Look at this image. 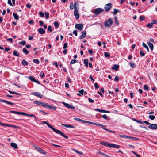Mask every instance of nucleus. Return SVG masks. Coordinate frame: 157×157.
<instances>
[{
  "instance_id": "obj_18",
  "label": "nucleus",
  "mask_w": 157,
  "mask_h": 157,
  "mask_svg": "<svg viewBox=\"0 0 157 157\" xmlns=\"http://www.w3.org/2000/svg\"><path fill=\"white\" fill-rule=\"evenodd\" d=\"M100 144L105 146H106L108 147H109L110 143H108L106 142H101L100 143Z\"/></svg>"
},
{
  "instance_id": "obj_10",
  "label": "nucleus",
  "mask_w": 157,
  "mask_h": 157,
  "mask_svg": "<svg viewBox=\"0 0 157 157\" xmlns=\"http://www.w3.org/2000/svg\"><path fill=\"white\" fill-rule=\"evenodd\" d=\"M32 94L33 95L36 96L40 98L42 97V94L39 92H34L32 93Z\"/></svg>"
},
{
  "instance_id": "obj_55",
  "label": "nucleus",
  "mask_w": 157,
  "mask_h": 157,
  "mask_svg": "<svg viewBox=\"0 0 157 157\" xmlns=\"http://www.w3.org/2000/svg\"><path fill=\"white\" fill-rule=\"evenodd\" d=\"M8 4L11 6H13V5L11 3V0H8Z\"/></svg>"
},
{
  "instance_id": "obj_8",
  "label": "nucleus",
  "mask_w": 157,
  "mask_h": 157,
  "mask_svg": "<svg viewBox=\"0 0 157 157\" xmlns=\"http://www.w3.org/2000/svg\"><path fill=\"white\" fill-rule=\"evenodd\" d=\"M62 103L66 107L71 109H74L75 108V107L73 106V105L69 104L68 103H66L64 102H63Z\"/></svg>"
},
{
  "instance_id": "obj_46",
  "label": "nucleus",
  "mask_w": 157,
  "mask_h": 157,
  "mask_svg": "<svg viewBox=\"0 0 157 157\" xmlns=\"http://www.w3.org/2000/svg\"><path fill=\"white\" fill-rule=\"evenodd\" d=\"M74 119L77 121L82 122V120L80 118H74Z\"/></svg>"
},
{
  "instance_id": "obj_31",
  "label": "nucleus",
  "mask_w": 157,
  "mask_h": 157,
  "mask_svg": "<svg viewBox=\"0 0 157 157\" xmlns=\"http://www.w3.org/2000/svg\"><path fill=\"white\" fill-rule=\"evenodd\" d=\"M142 46H143L146 48L147 51L149 52V49L148 48V47L146 45V44L144 42H143L142 44Z\"/></svg>"
},
{
  "instance_id": "obj_48",
  "label": "nucleus",
  "mask_w": 157,
  "mask_h": 157,
  "mask_svg": "<svg viewBox=\"0 0 157 157\" xmlns=\"http://www.w3.org/2000/svg\"><path fill=\"white\" fill-rule=\"evenodd\" d=\"M40 75L41 78L43 77L44 76V73L43 71H41L40 73Z\"/></svg>"
},
{
  "instance_id": "obj_44",
  "label": "nucleus",
  "mask_w": 157,
  "mask_h": 157,
  "mask_svg": "<svg viewBox=\"0 0 157 157\" xmlns=\"http://www.w3.org/2000/svg\"><path fill=\"white\" fill-rule=\"evenodd\" d=\"M45 15L46 16V19H48L49 18V13H48L45 12Z\"/></svg>"
},
{
  "instance_id": "obj_63",
  "label": "nucleus",
  "mask_w": 157,
  "mask_h": 157,
  "mask_svg": "<svg viewBox=\"0 0 157 157\" xmlns=\"http://www.w3.org/2000/svg\"><path fill=\"white\" fill-rule=\"evenodd\" d=\"M114 81H119V78H118V76H116L115 77V78H114Z\"/></svg>"
},
{
  "instance_id": "obj_26",
  "label": "nucleus",
  "mask_w": 157,
  "mask_h": 157,
  "mask_svg": "<svg viewBox=\"0 0 157 157\" xmlns=\"http://www.w3.org/2000/svg\"><path fill=\"white\" fill-rule=\"evenodd\" d=\"M33 102L35 104H37L39 105H41L42 103V102L38 101H33Z\"/></svg>"
},
{
  "instance_id": "obj_35",
  "label": "nucleus",
  "mask_w": 157,
  "mask_h": 157,
  "mask_svg": "<svg viewBox=\"0 0 157 157\" xmlns=\"http://www.w3.org/2000/svg\"><path fill=\"white\" fill-rule=\"evenodd\" d=\"M33 61L34 63H36L37 64L40 63V61L38 59H33Z\"/></svg>"
},
{
  "instance_id": "obj_54",
  "label": "nucleus",
  "mask_w": 157,
  "mask_h": 157,
  "mask_svg": "<svg viewBox=\"0 0 157 157\" xmlns=\"http://www.w3.org/2000/svg\"><path fill=\"white\" fill-rule=\"evenodd\" d=\"M73 150L75 151V152H76V153L79 154H80V155H83V153L82 152H79V151H78L77 150H76L75 149H73Z\"/></svg>"
},
{
  "instance_id": "obj_49",
  "label": "nucleus",
  "mask_w": 157,
  "mask_h": 157,
  "mask_svg": "<svg viewBox=\"0 0 157 157\" xmlns=\"http://www.w3.org/2000/svg\"><path fill=\"white\" fill-rule=\"evenodd\" d=\"M48 30L50 32H52V28L51 26H49L48 28Z\"/></svg>"
},
{
  "instance_id": "obj_52",
  "label": "nucleus",
  "mask_w": 157,
  "mask_h": 157,
  "mask_svg": "<svg viewBox=\"0 0 157 157\" xmlns=\"http://www.w3.org/2000/svg\"><path fill=\"white\" fill-rule=\"evenodd\" d=\"M20 44L23 45H24L26 44V42L24 41H22L20 42Z\"/></svg>"
},
{
  "instance_id": "obj_38",
  "label": "nucleus",
  "mask_w": 157,
  "mask_h": 157,
  "mask_svg": "<svg viewBox=\"0 0 157 157\" xmlns=\"http://www.w3.org/2000/svg\"><path fill=\"white\" fill-rule=\"evenodd\" d=\"M104 56L106 58L109 57L110 56V54L108 52H105L104 53Z\"/></svg>"
},
{
  "instance_id": "obj_11",
  "label": "nucleus",
  "mask_w": 157,
  "mask_h": 157,
  "mask_svg": "<svg viewBox=\"0 0 157 157\" xmlns=\"http://www.w3.org/2000/svg\"><path fill=\"white\" fill-rule=\"evenodd\" d=\"M148 128L150 129H157V124H151L148 126Z\"/></svg>"
},
{
  "instance_id": "obj_24",
  "label": "nucleus",
  "mask_w": 157,
  "mask_h": 157,
  "mask_svg": "<svg viewBox=\"0 0 157 157\" xmlns=\"http://www.w3.org/2000/svg\"><path fill=\"white\" fill-rule=\"evenodd\" d=\"M28 62L26 61L25 59H23L22 61V64L24 66H27L28 65Z\"/></svg>"
},
{
  "instance_id": "obj_45",
  "label": "nucleus",
  "mask_w": 157,
  "mask_h": 157,
  "mask_svg": "<svg viewBox=\"0 0 157 157\" xmlns=\"http://www.w3.org/2000/svg\"><path fill=\"white\" fill-rule=\"evenodd\" d=\"M140 53L142 56H144L145 55V53L143 51H140Z\"/></svg>"
},
{
  "instance_id": "obj_40",
  "label": "nucleus",
  "mask_w": 157,
  "mask_h": 157,
  "mask_svg": "<svg viewBox=\"0 0 157 157\" xmlns=\"http://www.w3.org/2000/svg\"><path fill=\"white\" fill-rule=\"evenodd\" d=\"M129 64L130 66L132 68H135L136 67V65H135V64L132 62H130Z\"/></svg>"
},
{
  "instance_id": "obj_56",
  "label": "nucleus",
  "mask_w": 157,
  "mask_h": 157,
  "mask_svg": "<svg viewBox=\"0 0 157 157\" xmlns=\"http://www.w3.org/2000/svg\"><path fill=\"white\" fill-rule=\"evenodd\" d=\"M144 90H148V89H149V88H148V86L147 85H145L144 86Z\"/></svg>"
},
{
  "instance_id": "obj_51",
  "label": "nucleus",
  "mask_w": 157,
  "mask_h": 157,
  "mask_svg": "<svg viewBox=\"0 0 157 157\" xmlns=\"http://www.w3.org/2000/svg\"><path fill=\"white\" fill-rule=\"evenodd\" d=\"M6 41H10L11 43L13 42V39L11 38H9L6 39Z\"/></svg>"
},
{
  "instance_id": "obj_59",
  "label": "nucleus",
  "mask_w": 157,
  "mask_h": 157,
  "mask_svg": "<svg viewBox=\"0 0 157 157\" xmlns=\"http://www.w3.org/2000/svg\"><path fill=\"white\" fill-rule=\"evenodd\" d=\"M39 14H40V16L41 17H44V13L42 12L41 11H40V12H39Z\"/></svg>"
},
{
  "instance_id": "obj_12",
  "label": "nucleus",
  "mask_w": 157,
  "mask_h": 157,
  "mask_svg": "<svg viewBox=\"0 0 157 157\" xmlns=\"http://www.w3.org/2000/svg\"><path fill=\"white\" fill-rule=\"evenodd\" d=\"M79 3L78 2H76L74 4V11H78L79 9Z\"/></svg>"
},
{
  "instance_id": "obj_60",
  "label": "nucleus",
  "mask_w": 157,
  "mask_h": 157,
  "mask_svg": "<svg viewBox=\"0 0 157 157\" xmlns=\"http://www.w3.org/2000/svg\"><path fill=\"white\" fill-rule=\"evenodd\" d=\"M88 101H89V102H90V103H93L94 102V100H92L90 98H88Z\"/></svg>"
},
{
  "instance_id": "obj_17",
  "label": "nucleus",
  "mask_w": 157,
  "mask_h": 157,
  "mask_svg": "<svg viewBox=\"0 0 157 157\" xmlns=\"http://www.w3.org/2000/svg\"><path fill=\"white\" fill-rule=\"evenodd\" d=\"M61 125L63 126H64L67 128H75V127L73 125H71L70 124H63V123L61 124Z\"/></svg>"
},
{
  "instance_id": "obj_3",
  "label": "nucleus",
  "mask_w": 157,
  "mask_h": 157,
  "mask_svg": "<svg viewBox=\"0 0 157 157\" xmlns=\"http://www.w3.org/2000/svg\"><path fill=\"white\" fill-rule=\"evenodd\" d=\"M113 23V21L112 19L110 18L105 21L104 23V25L105 27H109Z\"/></svg>"
},
{
  "instance_id": "obj_41",
  "label": "nucleus",
  "mask_w": 157,
  "mask_h": 157,
  "mask_svg": "<svg viewBox=\"0 0 157 157\" xmlns=\"http://www.w3.org/2000/svg\"><path fill=\"white\" fill-rule=\"evenodd\" d=\"M74 6V5L73 2H71V3L70 6V8L71 10H72L73 9Z\"/></svg>"
},
{
  "instance_id": "obj_21",
  "label": "nucleus",
  "mask_w": 157,
  "mask_h": 157,
  "mask_svg": "<svg viewBox=\"0 0 157 157\" xmlns=\"http://www.w3.org/2000/svg\"><path fill=\"white\" fill-rule=\"evenodd\" d=\"M119 67V66L117 65L116 64L114 65L112 68V70H115L116 71H117Z\"/></svg>"
},
{
  "instance_id": "obj_6",
  "label": "nucleus",
  "mask_w": 157,
  "mask_h": 157,
  "mask_svg": "<svg viewBox=\"0 0 157 157\" xmlns=\"http://www.w3.org/2000/svg\"><path fill=\"white\" fill-rule=\"evenodd\" d=\"M120 137H123V138H127V139H133L134 140H137L139 139L138 138H136L135 137L128 136L126 135H121Z\"/></svg>"
},
{
  "instance_id": "obj_4",
  "label": "nucleus",
  "mask_w": 157,
  "mask_h": 157,
  "mask_svg": "<svg viewBox=\"0 0 157 157\" xmlns=\"http://www.w3.org/2000/svg\"><path fill=\"white\" fill-rule=\"evenodd\" d=\"M104 11L103 9L100 8H98L94 10V13L96 15L98 16L103 12Z\"/></svg>"
},
{
  "instance_id": "obj_61",
  "label": "nucleus",
  "mask_w": 157,
  "mask_h": 157,
  "mask_svg": "<svg viewBox=\"0 0 157 157\" xmlns=\"http://www.w3.org/2000/svg\"><path fill=\"white\" fill-rule=\"evenodd\" d=\"M67 43H65L64 44V45L63 46V48H64V49H66L67 48Z\"/></svg>"
},
{
  "instance_id": "obj_58",
  "label": "nucleus",
  "mask_w": 157,
  "mask_h": 157,
  "mask_svg": "<svg viewBox=\"0 0 157 157\" xmlns=\"http://www.w3.org/2000/svg\"><path fill=\"white\" fill-rule=\"evenodd\" d=\"M139 18L140 21L144 20H145V18L143 16H140Z\"/></svg>"
},
{
  "instance_id": "obj_36",
  "label": "nucleus",
  "mask_w": 157,
  "mask_h": 157,
  "mask_svg": "<svg viewBox=\"0 0 157 157\" xmlns=\"http://www.w3.org/2000/svg\"><path fill=\"white\" fill-rule=\"evenodd\" d=\"M23 52L26 54H27L29 53V52L25 48H24L23 49Z\"/></svg>"
},
{
  "instance_id": "obj_32",
  "label": "nucleus",
  "mask_w": 157,
  "mask_h": 157,
  "mask_svg": "<svg viewBox=\"0 0 157 157\" xmlns=\"http://www.w3.org/2000/svg\"><path fill=\"white\" fill-rule=\"evenodd\" d=\"M13 15L15 19H16V20L18 19L19 18V16H18V15H17V14L13 13Z\"/></svg>"
},
{
  "instance_id": "obj_2",
  "label": "nucleus",
  "mask_w": 157,
  "mask_h": 157,
  "mask_svg": "<svg viewBox=\"0 0 157 157\" xmlns=\"http://www.w3.org/2000/svg\"><path fill=\"white\" fill-rule=\"evenodd\" d=\"M10 112L11 113H14L16 114H20L23 115H25L27 116H30V117H34L35 119H36V116L33 114H29L26 113L22 112H19L18 111H10Z\"/></svg>"
},
{
  "instance_id": "obj_53",
  "label": "nucleus",
  "mask_w": 157,
  "mask_h": 157,
  "mask_svg": "<svg viewBox=\"0 0 157 157\" xmlns=\"http://www.w3.org/2000/svg\"><path fill=\"white\" fill-rule=\"evenodd\" d=\"M77 62V60L75 59H73L70 62V64L75 63Z\"/></svg>"
},
{
  "instance_id": "obj_50",
  "label": "nucleus",
  "mask_w": 157,
  "mask_h": 157,
  "mask_svg": "<svg viewBox=\"0 0 157 157\" xmlns=\"http://www.w3.org/2000/svg\"><path fill=\"white\" fill-rule=\"evenodd\" d=\"M94 86L95 87V88L96 89H98L99 87L98 85V84L97 83H95L94 84Z\"/></svg>"
},
{
  "instance_id": "obj_9",
  "label": "nucleus",
  "mask_w": 157,
  "mask_h": 157,
  "mask_svg": "<svg viewBox=\"0 0 157 157\" xmlns=\"http://www.w3.org/2000/svg\"><path fill=\"white\" fill-rule=\"evenodd\" d=\"M75 28L79 30H81L83 28V25L82 24H76L75 25Z\"/></svg>"
},
{
  "instance_id": "obj_33",
  "label": "nucleus",
  "mask_w": 157,
  "mask_h": 157,
  "mask_svg": "<svg viewBox=\"0 0 157 157\" xmlns=\"http://www.w3.org/2000/svg\"><path fill=\"white\" fill-rule=\"evenodd\" d=\"M53 24H54V25L56 28H57L59 27V24L57 22V21L54 22Z\"/></svg>"
},
{
  "instance_id": "obj_39",
  "label": "nucleus",
  "mask_w": 157,
  "mask_h": 157,
  "mask_svg": "<svg viewBox=\"0 0 157 157\" xmlns=\"http://www.w3.org/2000/svg\"><path fill=\"white\" fill-rule=\"evenodd\" d=\"M148 117L151 120H154L155 118V117L153 115H150Z\"/></svg>"
},
{
  "instance_id": "obj_28",
  "label": "nucleus",
  "mask_w": 157,
  "mask_h": 157,
  "mask_svg": "<svg viewBox=\"0 0 157 157\" xmlns=\"http://www.w3.org/2000/svg\"><path fill=\"white\" fill-rule=\"evenodd\" d=\"M41 105L44 107L48 108L49 105L48 104V103L44 102H42Z\"/></svg>"
},
{
  "instance_id": "obj_30",
  "label": "nucleus",
  "mask_w": 157,
  "mask_h": 157,
  "mask_svg": "<svg viewBox=\"0 0 157 157\" xmlns=\"http://www.w3.org/2000/svg\"><path fill=\"white\" fill-rule=\"evenodd\" d=\"M88 59H86L84 60V63L85 65L87 67L88 66Z\"/></svg>"
},
{
  "instance_id": "obj_25",
  "label": "nucleus",
  "mask_w": 157,
  "mask_h": 157,
  "mask_svg": "<svg viewBox=\"0 0 157 157\" xmlns=\"http://www.w3.org/2000/svg\"><path fill=\"white\" fill-rule=\"evenodd\" d=\"M98 153L100 155H103L105 157H110V156L106 154H105L101 152H98Z\"/></svg>"
},
{
  "instance_id": "obj_19",
  "label": "nucleus",
  "mask_w": 157,
  "mask_h": 157,
  "mask_svg": "<svg viewBox=\"0 0 157 157\" xmlns=\"http://www.w3.org/2000/svg\"><path fill=\"white\" fill-rule=\"evenodd\" d=\"M74 15L75 16V18L78 19L79 18V14L78 11H74Z\"/></svg>"
},
{
  "instance_id": "obj_62",
  "label": "nucleus",
  "mask_w": 157,
  "mask_h": 157,
  "mask_svg": "<svg viewBox=\"0 0 157 157\" xmlns=\"http://www.w3.org/2000/svg\"><path fill=\"white\" fill-rule=\"evenodd\" d=\"M80 93L82 95H84V90L83 89H81V90L79 91Z\"/></svg>"
},
{
  "instance_id": "obj_7",
  "label": "nucleus",
  "mask_w": 157,
  "mask_h": 157,
  "mask_svg": "<svg viewBox=\"0 0 157 157\" xmlns=\"http://www.w3.org/2000/svg\"><path fill=\"white\" fill-rule=\"evenodd\" d=\"M28 78L32 82H35L39 84H40V82L38 81H37L35 78L33 76H30L28 77Z\"/></svg>"
},
{
  "instance_id": "obj_29",
  "label": "nucleus",
  "mask_w": 157,
  "mask_h": 157,
  "mask_svg": "<svg viewBox=\"0 0 157 157\" xmlns=\"http://www.w3.org/2000/svg\"><path fill=\"white\" fill-rule=\"evenodd\" d=\"M114 22L116 24L118 25L119 24V22L116 16L114 17Z\"/></svg>"
},
{
  "instance_id": "obj_16",
  "label": "nucleus",
  "mask_w": 157,
  "mask_h": 157,
  "mask_svg": "<svg viewBox=\"0 0 157 157\" xmlns=\"http://www.w3.org/2000/svg\"><path fill=\"white\" fill-rule=\"evenodd\" d=\"M82 34L81 36H80V38L81 39H83L85 37V36L86 35V31H83L82 32Z\"/></svg>"
},
{
  "instance_id": "obj_42",
  "label": "nucleus",
  "mask_w": 157,
  "mask_h": 157,
  "mask_svg": "<svg viewBox=\"0 0 157 157\" xmlns=\"http://www.w3.org/2000/svg\"><path fill=\"white\" fill-rule=\"evenodd\" d=\"M147 27L149 28H151L153 27V25L151 23H148L147 25Z\"/></svg>"
},
{
  "instance_id": "obj_1",
  "label": "nucleus",
  "mask_w": 157,
  "mask_h": 157,
  "mask_svg": "<svg viewBox=\"0 0 157 157\" xmlns=\"http://www.w3.org/2000/svg\"><path fill=\"white\" fill-rule=\"evenodd\" d=\"M43 124H46L54 132H56L57 134L60 135L65 138L68 139V136H66L65 134H63L62 132L60 130L56 129L55 128L53 127L52 126L48 123L47 121H44L43 122Z\"/></svg>"
},
{
  "instance_id": "obj_13",
  "label": "nucleus",
  "mask_w": 157,
  "mask_h": 157,
  "mask_svg": "<svg viewBox=\"0 0 157 157\" xmlns=\"http://www.w3.org/2000/svg\"><path fill=\"white\" fill-rule=\"evenodd\" d=\"M38 32L40 34H44L45 33V30L42 28H40L38 29Z\"/></svg>"
},
{
  "instance_id": "obj_47",
  "label": "nucleus",
  "mask_w": 157,
  "mask_h": 157,
  "mask_svg": "<svg viewBox=\"0 0 157 157\" xmlns=\"http://www.w3.org/2000/svg\"><path fill=\"white\" fill-rule=\"evenodd\" d=\"M94 110L96 111H98L102 113L103 109H100L98 108H96L94 109Z\"/></svg>"
},
{
  "instance_id": "obj_23",
  "label": "nucleus",
  "mask_w": 157,
  "mask_h": 157,
  "mask_svg": "<svg viewBox=\"0 0 157 157\" xmlns=\"http://www.w3.org/2000/svg\"><path fill=\"white\" fill-rule=\"evenodd\" d=\"M13 55L17 57H19L20 56L19 52L17 51L16 50H14L13 52Z\"/></svg>"
},
{
  "instance_id": "obj_64",
  "label": "nucleus",
  "mask_w": 157,
  "mask_h": 157,
  "mask_svg": "<svg viewBox=\"0 0 157 157\" xmlns=\"http://www.w3.org/2000/svg\"><path fill=\"white\" fill-rule=\"evenodd\" d=\"M26 6L28 8H30L32 6V5H31L30 3H28L26 5Z\"/></svg>"
},
{
  "instance_id": "obj_14",
  "label": "nucleus",
  "mask_w": 157,
  "mask_h": 157,
  "mask_svg": "<svg viewBox=\"0 0 157 157\" xmlns=\"http://www.w3.org/2000/svg\"><path fill=\"white\" fill-rule=\"evenodd\" d=\"M120 147V146L117 145L115 144H111L110 143L109 147V148L113 147L114 148H119Z\"/></svg>"
},
{
  "instance_id": "obj_27",
  "label": "nucleus",
  "mask_w": 157,
  "mask_h": 157,
  "mask_svg": "<svg viewBox=\"0 0 157 157\" xmlns=\"http://www.w3.org/2000/svg\"><path fill=\"white\" fill-rule=\"evenodd\" d=\"M37 150H38L39 152L43 154H46V152H45L43 150L41 149L40 147L38 148Z\"/></svg>"
},
{
  "instance_id": "obj_5",
  "label": "nucleus",
  "mask_w": 157,
  "mask_h": 157,
  "mask_svg": "<svg viewBox=\"0 0 157 157\" xmlns=\"http://www.w3.org/2000/svg\"><path fill=\"white\" fill-rule=\"evenodd\" d=\"M112 4L109 3L106 4L105 6L104 9L105 11L108 12L112 8Z\"/></svg>"
},
{
  "instance_id": "obj_22",
  "label": "nucleus",
  "mask_w": 157,
  "mask_h": 157,
  "mask_svg": "<svg viewBox=\"0 0 157 157\" xmlns=\"http://www.w3.org/2000/svg\"><path fill=\"white\" fill-rule=\"evenodd\" d=\"M147 44L149 46V47L150 49L152 50L153 49V44L151 43L150 42H147Z\"/></svg>"
},
{
  "instance_id": "obj_15",
  "label": "nucleus",
  "mask_w": 157,
  "mask_h": 157,
  "mask_svg": "<svg viewBox=\"0 0 157 157\" xmlns=\"http://www.w3.org/2000/svg\"><path fill=\"white\" fill-rule=\"evenodd\" d=\"M0 102H5L6 104L11 105H13L14 104L13 103L10 102L8 101H6L5 100H2V99L0 100Z\"/></svg>"
},
{
  "instance_id": "obj_43",
  "label": "nucleus",
  "mask_w": 157,
  "mask_h": 157,
  "mask_svg": "<svg viewBox=\"0 0 157 157\" xmlns=\"http://www.w3.org/2000/svg\"><path fill=\"white\" fill-rule=\"evenodd\" d=\"M10 94H14L17 95H21L20 93H17L15 92L12 91H9Z\"/></svg>"
},
{
  "instance_id": "obj_20",
  "label": "nucleus",
  "mask_w": 157,
  "mask_h": 157,
  "mask_svg": "<svg viewBox=\"0 0 157 157\" xmlns=\"http://www.w3.org/2000/svg\"><path fill=\"white\" fill-rule=\"evenodd\" d=\"M11 146L14 149H17V144L14 143H11L10 144Z\"/></svg>"
},
{
  "instance_id": "obj_34",
  "label": "nucleus",
  "mask_w": 157,
  "mask_h": 157,
  "mask_svg": "<svg viewBox=\"0 0 157 157\" xmlns=\"http://www.w3.org/2000/svg\"><path fill=\"white\" fill-rule=\"evenodd\" d=\"M48 108L50 109H52L53 110H56V109L57 108L56 107L54 106H51L49 105Z\"/></svg>"
},
{
  "instance_id": "obj_57",
  "label": "nucleus",
  "mask_w": 157,
  "mask_h": 157,
  "mask_svg": "<svg viewBox=\"0 0 157 157\" xmlns=\"http://www.w3.org/2000/svg\"><path fill=\"white\" fill-rule=\"evenodd\" d=\"M39 23H40V26H42L44 24V22L41 20H40L39 21Z\"/></svg>"
},
{
  "instance_id": "obj_37",
  "label": "nucleus",
  "mask_w": 157,
  "mask_h": 157,
  "mask_svg": "<svg viewBox=\"0 0 157 157\" xmlns=\"http://www.w3.org/2000/svg\"><path fill=\"white\" fill-rule=\"evenodd\" d=\"M114 11L113 12V13L114 15H116L117 13L119 12V10L118 9H113Z\"/></svg>"
}]
</instances>
